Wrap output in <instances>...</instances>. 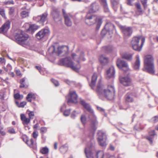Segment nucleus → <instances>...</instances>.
<instances>
[{"label":"nucleus","instance_id":"obj_1","mask_svg":"<svg viewBox=\"0 0 158 158\" xmlns=\"http://www.w3.org/2000/svg\"><path fill=\"white\" fill-rule=\"evenodd\" d=\"M99 9V5L96 3H92L91 5L89 10L86 15L85 22L88 25H91L95 22L97 26L96 30H98L102 24V19L100 18H97L91 13H94L98 11Z\"/></svg>","mask_w":158,"mask_h":158},{"label":"nucleus","instance_id":"obj_2","mask_svg":"<svg viewBox=\"0 0 158 158\" xmlns=\"http://www.w3.org/2000/svg\"><path fill=\"white\" fill-rule=\"evenodd\" d=\"M80 103L89 113V118L91 122L89 130L92 135L91 138L93 139L94 133L97 129L96 126L98 124V122L94 114L93 110L92 109L89 105L83 99L81 100Z\"/></svg>","mask_w":158,"mask_h":158},{"label":"nucleus","instance_id":"obj_3","mask_svg":"<svg viewBox=\"0 0 158 158\" xmlns=\"http://www.w3.org/2000/svg\"><path fill=\"white\" fill-rule=\"evenodd\" d=\"M85 153L87 158H103L104 155L103 151H96L95 143L93 140L85 148Z\"/></svg>","mask_w":158,"mask_h":158},{"label":"nucleus","instance_id":"obj_4","mask_svg":"<svg viewBox=\"0 0 158 158\" xmlns=\"http://www.w3.org/2000/svg\"><path fill=\"white\" fill-rule=\"evenodd\" d=\"M77 56L76 54L75 53H73L72 54V56L73 59L77 61L78 64L76 66L73 65V63L71 60V59L70 57H66L64 58H63L60 60L59 62L61 65H64L68 67L71 68L74 70L77 71H78L80 68L81 66L79 64V60L76 59L75 57Z\"/></svg>","mask_w":158,"mask_h":158},{"label":"nucleus","instance_id":"obj_5","mask_svg":"<svg viewBox=\"0 0 158 158\" xmlns=\"http://www.w3.org/2000/svg\"><path fill=\"white\" fill-rule=\"evenodd\" d=\"M14 37L15 42L18 44L24 47L28 45L27 41L28 35L22 31L20 30L16 31Z\"/></svg>","mask_w":158,"mask_h":158},{"label":"nucleus","instance_id":"obj_6","mask_svg":"<svg viewBox=\"0 0 158 158\" xmlns=\"http://www.w3.org/2000/svg\"><path fill=\"white\" fill-rule=\"evenodd\" d=\"M144 69L147 72L151 74H153L155 72L154 58L152 55H146L144 58Z\"/></svg>","mask_w":158,"mask_h":158},{"label":"nucleus","instance_id":"obj_7","mask_svg":"<svg viewBox=\"0 0 158 158\" xmlns=\"http://www.w3.org/2000/svg\"><path fill=\"white\" fill-rule=\"evenodd\" d=\"M145 40L144 38L141 36H135L133 37L131 42V44L133 49L138 52L141 51Z\"/></svg>","mask_w":158,"mask_h":158},{"label":"nucleus","instance_id":"obj_8","mask_svg":"<svg viewBox=\"0 0 158 158\" xmlns=\"http://www.w3.org/2000/svg\"><path fill=\"white\" fill-rule=\"evenodd\" d=\"M114 95V87L112 85H108L107 89H104V92L102 95H104L108 99L111 100L113 98Z\"/></svg>","mask_w":158,"mask_h":158},{"label":"nucleus","instance_id":"obj_9","mask_svg":"<svg viewBox=\"0 0 158 158\" xmlns=\"http://www.w3.org/2000/svg\"><path fill=\"white\" fill-rule=\"evenodd\" d=\"M98 135L97 139L99 144L102 147H105L106 146V140L107 138L105 133L99 131L98 133Z\"/></svg>","mask_w":158,"mask_h":158},{"label":"nucleus","instance_id":"obj_10","mask_svg":"<svg viewBox=\"0 0 158 158\" xmlns=\"http://www.w3.org/2000/svg\"><path fill=\"white\" fill-rule=\"evenodd\" d=\"M56 54L59 56H63L67 55L69 52V48L67 46H59L57 48Z\"/></svg>","mask_w":158,"mask_h":158},{"label":"nucleus","instance_id":"obj_11","mask_svg":"<svg viewBox=\"0 0 158 158\" xmlns=\"http://www.w3.org/2000/svg\"><path fill=\"white\" fill-rule=\"evenodd\" d=\"M116 64L119 69H121L124 71H127L129 69L128 65L127 62L120 59H117Z\"/></svg>","mask_w":158,"mask_h":158},{"label":"nucleus","instance_id":"obj_12","mask_svg":"<svg viewBox=\"0 0 158 158\" xmlns=\"http://www.w3.org/2000/svg\"><path fill=\"white\" fill-rule=\"evenodd\" d=\"M78 96L75 91L70 92L69 97L67 100L68 104L69 103H73L76 104L77 102V99Z\"/></svg>","mask_w":158,"mask_h":158},{"label":"nucleus","instance_id":"obj_13","mask_svg":"<svg viewBox=\"0 0 158 158\" xmlns=\"http://www.w3.org/2000/svg\"><path fill=\"white\" fill-rule=\"evenodd\" d=\"M49 33V30L48 29H43L37 33L36 36L38 40H40L47 36Z\"/></svg>","mask_w":158,"mask_h":158},{"label":"nucleus","instance_id":"obj_14","mask_svg":"<svg viewBox=\"0 0 158 158\" xmlns=\"http://www.w3.org/2000/svg\"><path fill=\"white\" fill-rule=\"evenodd\" d=\"M53 11L51 14L54 19L56 22H58L61 20V17L60 15V12L56 8H53Z\"/></svg>","mask_w":158,"mask_h":158},{"label":"nucleus","instance_id":"obj_15","mask_svg":"<svg viewBox=\"0 0 158 158\" xmlns=\"http://www.w3.org/2000/svg\"><path fill=\"white\" fill-rule=\"evenodd\" d=\"M105 88L104 85L102 84L101 81L100 80L97 84L96 90L98 95H102L104 92Z\"/></svg>","mask_w":158,"mask_h":158},{"label":"nucleus","instance_id":"obj_16","mask_svg":"<svg viewBox=\"0 0 158 158\" xmlns=\"http://www.w3.org/2000/svg\"><path fill=\"white\" fill-rule=\"evenodd\" d=\"M120 81L121 83L125 86H128L131 85V80L128 76L120 78Z\"/></svg>","mask_w":158,"mask_h":158},{"label":"nucleus","instance_id":"obj_17","mask_svg":"<svg viewBox=\"0 0 158 158\" xmlns=\"http://www.w3.org/2000/svg\"><path fill=\"white\" fill-rule=\"evenodd\" d=\"M115 73L114 67L113 66L110 67L106 72V77L109 79L113 77Z\"/></svg>","mask_w":158,"mask_h":158},{"label":"nucleus","instance_id":"obj_18","mask_svg":"<svg viewBox=\"0 0 158 158\" xmlns=\"http://www.w3.org/2000/svg\"><path fill=\"white\" fill-rule=\"evenodd\" d=\"M10 22H6L0 28V33L5 34L10 28Z\"/></svg>","mask_w":158,"mask_h":158},{"label":"nucleus","instance_id":"obj_19","mask_svg":"<svg viewBox=\"0 0 158 158\" xmlns=\"http://www.w3.org/2000/svg\"><path fill=\"white\" fill-rule=\"evenodd\" d=\"M123 33L125 37L130 36L132 34V28L130 27H124L122 28Z\"/></svg>","mask_w":158,"mask_h":158},{"label":"nucleus","instance_id":"obj_20","mask_svg":"<svg viewBox=\"0 0 158 158\" xmlns=\"http://www.w3.org/2000/svg\"><path fill=\"white\" fill-rule=\"evenodd\" d=\"M105 28L106 30L107 31L111 32L112 33L114 31L116 32L115 26L110 22L107 23L105 26Z\"/></svg>","mask_w":158,"mask_h":158},{"label":"nucleus","instance_id":"obj_21","mask_svg":"<svg viewBox=\"0 0 158 158\" xmlns=\"http://www.w3.org/2000/svg\"><path fill=\"white\" fill-rule=\"evenodd\" d=\"M121 55L123 59H126L127 61H131L132 60L133 54L126 52L122 53Z\"/></svg>","mask_w":158,"mask_h":158},{"label":"nucleus","instance_id":"obj_22","mask_svg":"<svg viewBox=\"0 0 158 158\" xmlns=\"http://www.w3.org/2000/svg\"><path fill=\"white\" fill-rule=\"evenodd\" d=\"M97 76L96 73H94L92 77L91 81L89 85L91 88L93 89H94L95 85L97 80Z\"/></svg>","mask_w":158,"mask_h":158},{"label":"nucleus","instance_id":"obj_23","mask_svg":"<svg viewBox=\"0 0 158 158\" xmlns=\"http://www.w3.org/2000/svg\"><path fill=\"white\" fill-rule=\"evenodd\" d=\"M99 60L101 64L103 65L107 64L109 61L108 58L104 55H102L100 56Z\"/></svg>","mask_w":158,"mask_h":158},{"label":"nucleus","instance_id":"obj_24","mask_svg":"<svg viewBox=\"0 0 158 158\" xmlns=\"http://www.w3.org/2000/svg\"><path fill=\"white\" fill-rule=\"evenodd\" d=\"M136 60L133 66V68L135 70L139 69L140 65V60L139 55H137Z\"/></svg>","mask_w":158,"mask_h":158},{"label":"nucleus","instance_id":"obj_25","mask_svg":"<svg viewBox=\"0 0 158 158\" xmlns=\"http://www.w3.org/2000/svg\"><path fill=\"white\" fill-rule=\"evenodd\" d=\"M126 102H131L133 101V94L131 93H127L125 96Z\"/></svg>","mask_w":158,"mask_h":158},{"label":"nucleus","instance_id":"obj_26","mask_svg":"<svg viewBox=\"0 0 158 158\" xmlns=\"http://www.w3.org/2000/svg\"><path fill=\"white\" fill-rule=\"evenodd\" d=\"M20 117L21 119L23 121V123L24 125L28 124L30 121V119L27 118L24 114H21Z\"/></svg>","mask_w":158,"mask_h":158},{"label":"nucleus","instance_id":"obj_27","mask_svg":"<svg viewBox=\"0 0 158 158\" xmlns=\"http://www.w3.org/2000/svg\"><path fill=\"white\" fill-rule=\"evenodd\" d=\"M64 18L65 24L68 26H71L72 25V22L70 19V16L69 15H65Z\"/></svg>","mask_w":158,"mask_h":158},{"label":"nucleus","instance_id":"obj_28","mask_svg":"<svg viewBox=\"0 0 158 158\" xmlns=\"http://www.w3.org/2000/svg\"><path fill=\"white\" fill-rule=\"evenodd\" d=\"M101 3L103 6L104 11L106 12L109 11V9L108 7L106 0H100Z\"/></svg>","mask_w":158,"mask_h":158},{"label":"nucleus","instance_id":"obj_29","mask_svg":"<svg viewBox=\"0 0 158 158\" xmlns=\"http://www.w3.org/2000/svg\"><path fill=\"white\" fill-rule=\"evenodd\" d=\"M48 14L47 13H45L42 14L41 15L39 16V19H40V22L42 23V24L43 25V23L47 20V17Z\"/></svg>","mask_w":158,"mask_h":158},{"label":"nucleus","instance_id":"obj_30","mask_svg":"<svg viewBox=\"0 0 158 158\" xmlns=\"http://www.w3.org/2000/svg\"><path fill=\"white\" fill-rule=\"evenodd\" d=\"M38 28V27L37 25L35 24L30 25L29 26L28 31H29L32 34H33Z\"/></svg>","mask_w":158,"mask_h":158},{"label":"nucleus","instance_id":"obj_31","mask_svg":"<svg viewBox=\"0 0 158 158\" xmlns=\"http://www.w3.org/2000/svg\"><path fill=\"white\" fill-rule=\"evenodd\" d=\"M49 149L46 147L41 148L40 150V152L43 154H46L49 152Z\"/></svg>","mask_w":158,"mask_h":158},{"label":"nucleus","instance_id":"obj_32","mask_svg":"<svg viewBox=\"0 0 158 158\" xmlns=\"http://www.w3.org/2000/svg\"><path fill=\"white\" fill-rule=\"evenodd\" d=\"M48 52L50 55L53 54L54 53H56V51H55V48L54 46H52L48 48Z\"/></svg>","mask_w":158,"mask_h":158},{"label":"nucleus","instance_id":"obj_33","mask_svg":"<svg viewBox=\"0 0 158 158\" xmlns=\"http://www.w3.org/2000/svg\"><path fill=\"white\" fill-rule=\"evenodd\" d=\"M112 49V47L111 46H105L102 48L103 51L106 53L110 52Z\"/></svg>","mask_w":158,"mask_h":158},{"label":"nucleus","instance_id":"obj_34","mask_svg":"<svg viewBox=\"0 0 158 158\" xmlns=\"http://www.w3.org/2000/svg\"><path fill=\"white\" fill-rule=\"evenodd\" d=\"M68 148L67 144H65L62 146L60 148V152L63 153L66 152L68 151Z\"/></svg>","mask_w":158,"mask_h":158},{"label":"nucleus","instance_id":"obj_35","mask_svg":"<svg viewBox=\"0 0 158 158\" xmlns=\"http://www.w3.org/2000/svg\"><path fill=\"white\" fill-rule=\"evenodd\" d=\"M135 6L138 9V11L139 13H141L142 12L140 4L139 3H136L135 4Z\"/></svg>","mask_w":158,"mask_h":158},{"label":"nucleus","instance_id":"obj_36","mask_svg":"<svg viewBox=\"0 0 158 158\" xmlns=\"http://www.w3.org/2000/svg\"><path fill=\"white\" fill-rule=\"evenodd\" d=\"M112 5L114 8L116 7V6L119 3V0H110Z\"/></svg>","mask_w":158,"mask_h":158},{"label":"nucleus","instance_id":"obj_37","mask_svg":"<svg viewBox=\"0 0 158 158\" xmlns=\"http://www.w3.org/2000/svg\"><path fill=\"white\" fill-rule=\"evenodd\" d=\"M21 15L23 18H25L29 15V13L26 11H23L21 13Z\"/></svg>","mask_w":158,"mask_h":158},{"label":"nucleus","instance_id":"obj_38","mask_svg":"<svg viewBox=\"0 0 158 158\" xmlns=\"http://www.w3.org/2000/svg\"><path fill=\"white\" fill-rule=\"evenodd\" d=\"M26 143L29 146L31 147L34 143V140L32 139H31L30 140L26 141Z\"/></svg>","mask_w":158,"mask_h":158},{"label":"nucleus","instance_id":"obj_39","mask_svg":"<svg viewBox=\"0 0 158 158\" xmlns=\"http://www.w3.org/2000/svg\"><path fill=\"white\" fill-rule=\"evenodd\" d=\"M146 138L149 141L150 144L151 145H152L153 143V139H154L153 137L147 136L146 137Z\"/></svg>","mask_w":158,"mask_h":158},{"label":"nucleus","instance_id":"obj_40","mask_svg":"<svg viewBox=\"0 0 158 158\" xmlns=\"http://www.w3.org/2000/svg\"><path fill=\"white\" fill-rule=\"evenodd\" d=\"M14 97L16 99H19L20 98L22 99L23 98V96L20 95L19 93H17L15 94Z\"/></svg>","mask_w":158,"mask_h":158},{"label":"nucleus","instance_id":"obj_41","mask_svg":"<svg viewBox=\"0 0 158 158\" xmlns=\"http://www.w3.org/2000/svg\"><path fill=\"white\" fill-rule=\"evenodd\" d=\"M0 15H1L3 18H6L5 10L4 9L0 8Z\"/></svg>","mask_w":158,"mask_h":158},{"label":"nucleus","instance_id":"obj_42","mask_svg":"<svg viewBox=\"0 0 158 158\" xmlns=\"http://www.w3.org/2000/svg\"><path fill=\"white\" fill-rule=\"evenodd\" d=\"M84 53L83 52H81L80 54V56L79 57V60L83 61L85 60V59L84 57Z\"/></svg>","mask_w":158,"mask_h":158},{"label":"nucleus","instance_id":"obj_43","mask_svg":"<svg viewBox=\"0 0 158 158\" xmlns=\"http://www.w3.org/2000/svg\"><path fill=\"white\" fill-rule=\"evenodd\" d=\"M70 113V110H66L64 111V115L65 116H68Z\"/></svg>","mask_w":158,"mask_h":158},{"label":"nucleus","instance_id":"obj_44","mask_svg":"<svg viewBox=\"0 0 158 158\" xmlns=\"http://www.w3.org/2000/svg\"><path fill=\"white\" fill-rule=\"evenodd\" d=\"M52 82L56 86H58L59 85V83L57 81L55 80L54 79H51Z\"/></svg>","mask_w":158,"mask_h":158},{"label":"nucleus","instance_id":"obj_45","mask_svg":"<svg viewBox=\"0 0 158 158\" xmlns=\"http://www.w3.org/2000/svg\"><path fill=\"white\" fill-rule=\"evenodd\" d=\"M47 129L45 127H42L40 128V131L42 134H44L46 132Z\"/></svg>","mask_w":158,"mask_h":158},{"label":"nucleus","instance_id":"obj_46","mask_svg":"<svg viewBox=\"0 0 158 158\" xmlns=\"http://www.w3.org/2000/svg\"><path fill=\"white\" fill-rule=\"evenodd\" d=\"M4 3L6 5H9L11 4H14V1L12 0H8L4 2Z\"/></svg>","mask_w":158,"mask_h":158},{"label":"nucleus","instance_id":"obj_47","mask_svg":"<svg viewBox=\"0 0 158 158\" xmlns=\"http://www.w3.org/2000/svg\"><path fill=\"white\" fill-rule=\"evenodd\" d=\"M81 121L83 124H84L85 123L86 121V118L85 115H82L81 117Z\"/></svg>","mask_w":158,"mask_h":158},{"label":"nucleus","instance_id":"obj_48","mask_svg":"<svg viewBox=\"0 0 158 158\" xmlns=\"http://www.w3.org/2000/svg\"><path fill=\"white\" fill-rule=\"evenodd\" d=\"M150 136L153 137L154 136L156 135L155 131L154 130L152 131L149 132Z\"/></svg>","mask_w":158,"mask_h":158},{"label":"nucleus","instance_id":"obj_49","mask_svg":"<svg viewBox=\"0 0 158 158\" xmlns=\"http://www.w3.org/2000/svg\"><path fill=\"white\" fill-rule=\"evenodd\" d=\"M141 2L142 3L143 5V6L144 9H145L147 7V2L143 0H141Z\"/></svg>","mask_w":158,"mask_h":158},{"label":"nucleus","instance_id":"obj_50","mask_svg":"<svg viewBox=\"0 0 158 158\" xmlns=\"http://www.w3.org/2000/svg\"><path fill=\"white\" fill-rule=\"evenodd\" d=\"M32 136L34 138H36L38 136V132L36 131H34L33 132Z\"/></svg>","mask_w":158,"mask_h":158},{"label":"nucleus","instance_id":"obj_51","mask_svg":"<svg viewBox=\"0 0 158 158\" xmlns=\"http://www.w3.org/2000/svg\"><path fill=\"white\" fill-rule=\"evenodd\" d=\"M27 103L26 102H23L20 103V104L19 106V107H23Z\"/></svg>","mask_w":158,"mask_h":158},{"label":"nucleus","instance_id":"obj_52","mask_svg":"<svg viewBox=\"0 0 158 158\" xmlns=\"http://www.w3.org/2000/svg\"><path fill=\"white\" fill-rule=\"evenodd\" d=\"M14 11V9L13 7H10L9 9V13L10 15H12Z\"/></svg>","mask_w":158,"mask_h":158},{"label":"nucleus","instance_id":"obj_53","mask_svg":"<svg viewBox=\"0 0 158 158\" xmlns=\"http://www.w3.org/2000/svg\"><path fill=\"white\" fill-rule=\"evenodd\" d=\"M30 118H33V117L34 116V113L33 112L31 111L28 114Z\"/></svg>","mask_w":158,"mask_h":158},{"label":"nucleus","instance_id":"obj_54","mask_svg":"<svg viewBox=\"0 0 158 158\" xmlns=\"http://www.w3.org/2000/svg\"><path fill=\"white\" fill-rule=\"evenodd\" d=\"M152 120L154 123H156L158 121V117L155 116L152 118Z\"/></svg>","mask_w":158,"mask_h":158},{"label":"nucleus","instance_id":"obj_55","mask_svg":"<svg viewBox=\"0 0 158 158\" xmlns=\"http://www.w3.org/2000/svg\"><path fill=\"white\" fill-rule=\"evenodd\" d=\"M106 31H107L104 28L102 30L101 32L102 35L103 36L105 35L106 34Z\"/></svg>","mask_w":158,"mask_h":158},{"label":"nucleus","instance_id":"obj_56","mask_svg":"<svg viewBox=\"0 0 158 158\" xmlns=\"http://www.w3.org/2000/svg\"><path fill=\"white\" fill-rule=\"evenodd\" d=\"M8 132L11 134H15V131L14 129L13 128L10 129L8 130Z\"/></svg>","mask_w":158,"mask_h":158},{"label":"nucleus","instance_id":"obj_57","mask_svg":"<svg viewBox=\"0 0 158 158\" xmlns=\"http://www.w3.org/2000/svg\"><path fill=\"white\" fill-rule=\"evenodd\" d=\"M34 94L32 93H29L27 95L26 98H32Z\"/></svg>","mask_w":158,"mask_h":158},{"label":"nucleus","instance_id":"obj_58","mask_svg":"<svg viewBox=\"0 0 158 158\" xmlns=\"http://www.w3.org/2000/svg\"><path fill=\"white\" fill-rule=\"evenodd\" d=\"M76 112L75 111H74L71 115V117L73 118H74L76 116Z\"/></svg>","mask_w":158,"mask_h":158},{"label":"nucleus","instance_id":"obj_59","mask_svg":"<svg viewBox=\"0 0 158 158\" xmlns=\"http://www.w3.org/2000/svg\"><path fill=\"white\" fill-rule=\"evenodd\" d=\"M134 1V0H127V4L129 5L132 6V4L131 2Z\"/></svg>","mask_w":158,"mask_h":158},{"label":"nucleus","instance_id":"obj_60","mask_svg":"<svg viewBox=\"0 0 158 158\" xmlns=\"http://www.w3.org/2000/svg\"><path fill=\"white\" fill-rule=\"evenodd\" d=\"M38 17H39V16H38L36 17H34L33 18V19L34 20H35L37 22H40V19H39V18H38Z\"/></svg>","mask_w":158,"mask_h":158},{"label":"nucleus","instance_id":"obj_61","mask_svg":"<svg viewBox=\"0 0 158 158\" xmlns=\"http://www.w3.org/2000/svg\"><path fill=\"white\" fill-rule=\"evenodd\" d=\"M15 73L18 76H19L21 75V73L20 71L19 70H15Z\"/></svg>","mask_w":158,"mask_h":158},{"label":"nucleus","instance_id":"obj_62","mask_svg":"<svg viewBox=\"0 0 158 158\" xmlns=\"http://www.w3.org/2000/svg\"><path fill=\"white\" fill-rule=\"evenodd\" d=\"M6 67L9 71L11 70L12 69V66L10 64L7 65Z\"/></svg>","mask_w":158,"mask_h":158},{"label":"nucleus","instance_id":"obj_63","mask_svg":"<svg viewBox=\"0 0 158 158\" xmlns=\"http://www.w3.org/2000/svg\"><path fill=\"white\" fill-rule=\"evenodd\" d=\"M110 150L112 151H114V147L112 145H110L109 146Z\"/></svg>","mask_w":158,"mask_h":158},{"label":"nucleus","instance_id":"obj_64","mask_svg":"<svg viewBox=\"0 0 158 158\" xmlns=\"http://www.w3.org/2000/svg\"><path fill=\"white\" fill-rule=\"evenodd\" d=\"M0 62H1V63H4L5 64V59L4 58L0 57Z\"/></svg>","mask_w":158,"mask_h":158}]
</instances>
